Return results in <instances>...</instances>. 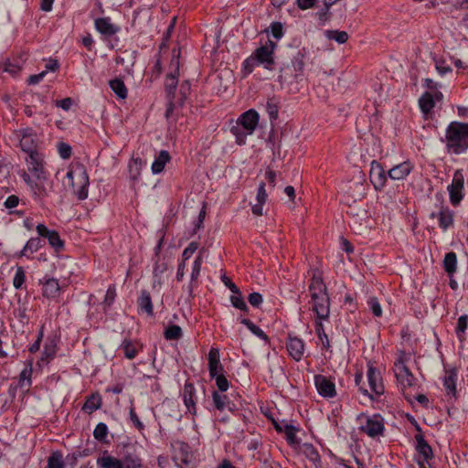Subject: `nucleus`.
Segmentation results:
<instances>
[{"label": "nucleus", "instance_id": "48", "mask_svg": "<svg viewBox=\"0 0 468 468\" xmlns=\"http://www.w3.org/2000/svg\"><path fill=\"white\" fill-rule=\"evenodd\" d=\"M202 256L199 254L196 260L194 261L191 271V283H190V291H192V284L196 282L200 274L201 265H202Z\"/></svg>", "mask_w": 468, "mask_h": 468}, {"label": "nucleus", "instance_id": "26", "mask_svg": "<svg viewBox=\"0 0 468 468\" xmlns=\"http://www.w3.org/2000/svg\"><path fill=\"white\" fill-rule=\"evenodd\" d=\"M457 370L455 368L446 371V375L443 379V386L447 390V394L455 396L456 394V380H457Z\"/></svg>", "mask_w": 468, "mask_h": 468}, {"label": "nucleus", "instance_id": "6", "mask_svg": "<svg viewBox=\"0 0 468 468\" xmlns=\"http://www.w3.org/2000/svg\"><path fill=\"white\" fill-rule=\"evenodd\" d=\"M365 419V422L361 424L360 430L370 438L382 436L385 431L384 420L378 414L372 416L360 417Z\"/></svg>", "mask_w": 468, "mask_h": 468}, {"label": "nucleus", "instance_id": "20", "mask_svg": "<svg viewBox=\"0 0 468 468\" xmlns=\"http://www.w3.org/2000/svg\"><path fill=\"white\" fill-rule=\"evenodd\" d=\"M415 440L416 450L418 451V452L424 457L425 461H429L430 459H431L433 456L432 449L424 439L423 434L421 432L417 433L415 435Z\"/></svg>", "mask_w": 468, "mask_h": 468}, {"label": "nucleus", "instance_id": "33", "mask_svg": "<svg viewBox=\"0 0 468 468\" xmlns=\"http://www.w3.org/2000/svg\"><path fill=\"white\" fill-rule=\"evenodd\" d=\"M110 87L118 98L122 100L127 98L128 90L124 82L122 80H112L110 81Z\"/></svg>", "mask_w": 468, "mask_h": 468}, {"label": "nucleus", "instance_id": "59", "mask_svg": "<svg viewBox=\"0 0 468 468\" xmlns=\"http://www.w3.org/2000/svg\"><path fill=\"white\" fill-rule=\"evenodd\" d=\"M167 270V264L165 261H158L154 264V276L155 278L160 277Z\"/></svg>", "mask_w": 468, "mask_h": 468}, {"label": "nucleus", "instance_id": "44", "mask_svg": "<svg viewBox=\"0 0 468 468\" xmlns=\"http://www.w3.org/2000/svg\"><path fill=\"white\" fill-rule=\"evenodd\" d=\"M336 396L335 382L331 377H324V398H334Z\"/></svg>", "mask_w": 468, "mask_h": 468}, {"label": "nucleus", "instance_id": "29", "mask_svg": "<svg viewBox=\"0 0 468 468\" xmlns=\"http://www.w3.org/2000/svg\"><path fill=\"white\" fill-rule=\"evenodd\" d=\"M170 154L167 151L162 150L152 165V171L154 174L161 173L165 165L170 161Z\"/></svg>", "mask_w": 468, "mask_h": 468}, {"label": "nucleus", "instance_id": "14", "mask_svg": "<svg viewBox=\"0 0 468 468\" xmlns=\"http://www.w3.org/2000/svg\"><path fill=\"white\" fill-rule=\"evenodd\" d=\"M368 385L370 387V389L373 393L379 396L384 393V386L382 383V378L380 372L377 370L372 366L368 367L367 373Z\"/></svg>", "mask_w": 468, "mask_h": 468}, {"label": "nucleus", "instance_id": "9", "mask_svg": "<svg viewBox=\"0 0 468 468\" xmlns=\"http://www.w3.org/2000/svg\"><path fill=\"white\" fill-rule=\"evenodd\" d=\"M29 189L35 200L42 201L52 192V183L45 175L42 177H36V182Z\"/></svg>", "mask_w": 468, "mask_h": 468}, {"label": "nucleus", "instance_id": "4", "mask_svg": "<svg viewBox=\"0 0 468 468\" xmlns=\"http://www.w3.org/2000/svg\"><path fill=\"white\" fill-rule=\"evenodd\" d=\"M311 300L308 302V309L314 314L315 331L322 339V314H320L321 294H322V276L318 270L313 274L312 282L309 285Z\"/></svg>", "mask_w": 468, "mask_h": 468}, {"label": "nucleus", "instance_id": "38", "mask_svg": "<svg viewBox=\"0 0 468 468\" xmlns=\"http://www.w3.org/2000/svg\"><path fill=\"white\" fill-rule=\"evenodd\" d=\"M177 75L178 74L170 72L165 78V88L167 93V97L175 96V90L177 85Z\"/></svg>", "mask_w": 468, "mask_h": 468}, {"label": "nucleus", "instance_id": "11", "mask_svg": "<svg viewBox=\"0 0 468 468\" xmlns=\"http://www.w3.org/2000/svg\"><path fill=\"white\" fill-rule=\"evenodd\" d=\"M388 175L382 165L376 160L371 162L369 178L376 190H381L386 185Z\"/></svg>", "mask_w": 468, "mask_h": 468}, {"label": "nucleus", "instance_id": "49", "mask_svg": "<svg viewBox=\"0 0 468 468\" xmlns=\"http://www.w3.org/2000/svg\"><path fill=\"white\" fill-rule=\"evenodd\" d=\"M367 305L375 317L382 315V308L377 297H369Z\"/></svg>", "mask_w": 468, "mask_h": 468}, {"label": "nucleus", "instance_id": "18", "mask_svg": "<svg viewBox=\"0 0 468 468\" xmlns=\"http://www.w3.org/2000/svg\"><path fill=\"white\" fill-rule=\"evenodd\" d=\"M453 217L454 213L448 207H441V209L437 215L439 227L442 230L448 229L450 227L453 225Z\"/></svg>", "mask_w": 468, "mask_h": 468}, {"label": "nucleus", "instance_id": "10", "mask_svg": "<svg viewBox=\"0 0 468 468\" xmlns=\"http://www.w3.org/2000/svg\"><path fill=\"white\" fill-rule=\"evenodd\" d=\"M173 450V459L177 465L190 463L192 459V452L190 447L184 441H176L171 444Z\"/></svg>", "mask_w": 468, "mask_h": 468}, {"label": "nucleus", "instance_id": "42", "mask_svg": "<svg viewBox=\"0 0 468 468\" xmlns=\"http://www.w3.org/2000/svg\"><path fill=\"white\" fill-rule=\"evenodd\" d=\"M47 468H65L63 456L60 452H55L48 458Z\"/></svg>", "mask_w": 468, "mask_h": 468}, {"label": "nucleus", "instance_id": "22", "mask_svg": "<svg viewBox=\"0 0 468 468\" xmlns=\"http://www.w3.org/2000/svg\"><path fill=\"white\" fill-rule=\"evenodd\" d=\"M137 304L141 312L145 313L147 315L154 314L152 298L148 291L143 290L141 292V295L137 300Z\"/></svg>", "mask_w": 468, "mask_h": 468}, {"label": "nucleus", "instance_id": "30", "mask_svg": "<svg viewBox=\"0 0 468 468\" xmlns=\"http://www.w3.org/2000/svg\"><path fill=\"white\" fill-rule=\"evenodd\" d=\"M443 268L446 273L452 277L457 269V256L453 251L448 252L444 256Z\"/></svg>", "mask_w": 468, "mask_h": 468}, {"label": "nucleus", "instance_id": "57", "mask_svg": "<svg viewBox=\"0 0 468 468\" xmlns=\"http://www.w3.org/2000/svg\"><path fill=\"white\" fill-rule=\"evenodd\" d=\"M180 99H179V104H183L185 100L187 98V96L190 93V83L188 81H184L180 85Z\"/></svg>", "mask_w": 468, "mask_h": 468}, {"label": "nucleus", "instance_id": "60", "mask_svg": "<svg viewBox=\"0 0 468 468\" xmlns=\"http://www.w3.org/2000/svg\"><path fill=\"white\" fill-rule=\"evenodd\" d=\"M129 414H130V419L131 420L133 421V425L136 427V429H138L139 431H142L144 430V425L143 424V422L139 420L136 412H135V410L133 407H131L130 408V411H129Z\"/></svg>", "mask_w": 468, "mask_h": 468}, {"label": "nucleus", "instance_id": "55", "mask_svg": "<svg viewBox=\"0 0 468 468\" xmlns=\"http://www.w3.org/2000/svg\"><path fill=\"white\" fill-rule=\"evenodd\" d=\"M179 54H180L179 49H176V48L173 49V57L171 59L170 66L173 69L171 72L176 73V74H178V71H179Z\"/></svg>", "mask_w": 468, "mask_h": 468}, {"label": "nucleus", "instance_id": "40", "mask_svg": "<svg viewBox=\"0 0 468 468\" xmlns=\"http://www.w3.org/2000/svg\"><path fill=\"white\" fill-rule=\"evenodd\" d=\"M240 323L242 324L246 325L247 328L253 335H257L258 337H260L262 340L268 341L269 338H268L267 335L259 326H257L255 324H253L250 320H249L247 318H242L240 320Z\"/></svg>", "mask_w": 468, "mask_h": 468}, {"label": "nucleus", "instance_id": "21", "mask_svg": "<svg viewBox=\"0 0 468 468\" xmlns=\"http://www.w3.org/2000/svg\"><path fill=\"white\" fill-rule=\"evenodd\" d=\"M95 27L101 34L105 36H112L118 31V27L111 22L109 17L96 19Z\"/></svg>", "mask_w": 468, "mask_h": 468}, {"label": "nucleus", "instance_id": "12", "mask_svg": "<svg viewBox=\"0 0 468 468\" xmlns=\"http://www.w3.org/2000/svg\"><path fill=\"white\" fill-rule=\"evenodd\" d=\"M28 170L33 174L34 177H42L46 175L44 168V157L42 154L33 153L26 158Z\"/></svg>", "mask_w": 468, "mask_h": 468}, {"label": "nucleus", "instance_id": "62", "mask_svg": "<svg viewBox=\"0 0 468 468\" xmlns=\"http://www.w3.org/2000/svg\"><path fill=\"white\" fill-rule=\"evenodd\" d=\"M271 34L272 36L279 39L282 37L283 35V32H282V23L280 22H273L271 24Z\"/></svg>", "mask_w": 468, "mask_h": 468}, {"label": "nucleus", "instance_id": "34", "mask_svg": "<svg viewBox=\"0 0 468 468\" xmlns=\"http://www.w3.org/2000/svg\"><path fill=\"white\" fill-rule=\"evenodd\" d=\"M122 346L124 351V356L128 359L134 358L138 353V350L141 348V346L137 342H133L128 339H125Z\"/></svg>", "mask_w": 468, "mask_h": 468}, {"label": "nucleus", "instance_id": "47", "mask_svg": "<svg viewBox=\"0 0 468 468\" xmlns=\"http://www.w3.org/2000/svg\"><path fill=\"white\" fill-rule=\"evenodd\" d=\"M31 375H32V363L28 362L25 368L20 373L19 384L21 387L25 386V382H27V386L31 384Z\"/></svg>", "mask_w": 468, "mask_h": 468}, {"label": "nucleus", "instance_id": "51", "mask_svg": "<svg viewBox=\"0 0 468 468\" xmlns=\"http://www.w3.org/2000/svg\"><path fill=\"white\" fill-rule=\"evenodd\" d=\"M26 281V274L23 267L18 266L13 280V285L16 289H20Z\"/></svg>", "mask_w": 468, "mask_h": 468}, {"label": "nucleus", "instance_id": "32", "mask_svg": "<svg viewBox=\"0 0 468 468\" xmlns=\"http://www.w3.org/2000/svg\"><path fill=\"white\" fill-rule=\"evenodd\" d=\"M19 144L21 149L28 155L37 152L36 151V141L29 133H24L22 135Z\"/></svg>", "mask_w": 468, "mask_h": 468}, {"label": "nucleus", "instance_id": "54", "mask_svg": "<svg viewBox=\"0 0 468 468\" xmlns=\"http://www.w3.org/2000/svg\"><path fill=\"white\" fill-rule=\"evenodd\" d=\"M58 154H59V156L62 158V159H69L71 155V147L69 144H66V143H59L58 144Z\"/></svg>", "mask_w": 468, "mask_h": 468}, {"label": "nucleus", "instance_id": "13", "mask_svg": "<svg viewBox=\"0 0 468 468\" xmlns=\"http://www.w3.org/2000/svg\"><path fill=\"white\" fill-rule=\"evenodd\" d=\"M36 230L38 236L46 238L48 240L49 245L57 251L63 249L64 242L56 230L48 229L44 224H37Z\"/></svg>", "mask_w": 468, "mask_h": 468}, {"label": "nucleus", "instance_id": "27", "mask_svg": "<svg viewBox=\"0 0 468 468\" xmlns=\"http://www.w3.org/2000/svg\"><path fill=\"white\" fill-rule=\"evenodd\" d=\"M97 465L99 468H124L122 461L113 456L103 454L98 458Z\"/></svg>", "mask_w": 468, "mask_h": 468}, {"label": "nucleus", "instance_id": "2", "mask_svg": "<svg viewBox=\"0 0 468 468\" xmlns=\"http://www.w3.org/2000/svg\"><path fill=\"white\" fill-rule=\"evenodd\" d=\"M64 185L69 186L80 200L86 199L90 180L85 166L80 163L71 164L64 179Z\"/></svg>", "mask_w": 468, "mask_h": 468}, {"label": "nucleus", "instance_id": "37", "mask_svg": "<svg viewBox=\"0 0 468 468\" xmlns=\"http://www.w3.org/2000/svg\"><path fill=\"white\" fill-rule=\"evenodd\" d=\"M101 406V399L99 395H91L85 402L82 410L85 412L92 413Z\"/></svg>", "mask_w": 468, "mask_h": 468}, {"label": "nucleus", "instance_id": "31", "mask_svg": "<svg viewBox=\"0 0 468 468\" xmlns=\"http://www.w3.org/2000/svg\"><path fill=\"white\" fill-rule=\"evenodd\" d=\"M419 104L421 112L428 115L435 105L433 95L428 91L424 92L419 100Z\"/></svg>", "mask_w": 468, "mask_h": 468}, {"label": "nucleus", "instance_id": "53", "mask_svg": "<svg viewBox=\"0 0 468 468\" xmlns=\"http://www.w3.org/2000/svg\"><path fill=\"white\" fill-rule=\"evenodd\" d=\"M213 378H215L216 385L220 392H224L229 388V383L223 374L218 373Z\"/></svg>", "mask_w": 468, "mask_h": 468}, {"label": "nucleus", "instance_id": "36", "mask_svg": "<svg viewBox=\"0 0 468 468\" xmlns=\"http://www.w3.org/2000/svg\"><path fill=\"white\" fill-rule=\"evenodd\" d=\"M212 398H213V403H214L215 407L217 408V410H224L226 408H228L230 410H232L231 404L226 395H222L218 391H214Z\"/></svg>", "mask_w": 468, "mask_h": 468}, {"label": "nucleus", "instance_id": "19", "mask_svg": "<svg viewBox=\"0 0 468 468\" xmlns=\"http://www.w3.org/2000/svg\"><path fill=\"white\" fill-rule=\"evenodd\" d=\"M208 370L211 378L223 370L219 360V352L218 349L212 348L208 353Z\"/></svg>", "mask_w": 468, "mask_h": 468}, {"label": "nucleus", "instance_id": "41", "mask_svg": "<svg viewBox=\"0 0 468 468\" xmlns=\"http://www.w3.org/2000/svg\"><path fill=\"white\" fill-rule=\"evenodd\" d=\"M182 335V329L177 324L169 325L164 332V336L166 340H178Z\"/></svg>", "mask_w": 468, "mask_h": 468}, {"label": "nucleus", "instance_id": "39", "mask_svg": "<svg viewBox=\"0 0 468 468\" xmlns=\"http://www.w3.org/2000/svg\"><path fill=\"white\" fill-rule=\"evenodd\" d=\"M324 35L329 40H335L338 44H344L348 39V34L346 31L327 30Z\"/></svg>", "mask_w": 468, "mask_h": 468}, {"label": "nucleus", "instance_id": "28", "mask_svg": "<svg viewBox=\"0 0 468 468\" xmlns=\"http://www.w3.org/2000/svg\"><path fill=\"white\" fill-rule=\"evenodd\" d=\"M303 452L306 458L311 462V468L320 467V455L318 451L310 443H304L303 445Z\"/></svg>", "mask_w": 468, "mask_h": 468}, {"label": "nucleus", "instance_id": "63", "mask_svg": "<svg viewBox=\"0 0 468 468\" xmlns=\"http://www.w3.org/2000/svg\"><path fill=\"white\" fill-rule=\"evenodd\" d=\"M267 197H268V195L265 190V184L263 182H261L258 187V192H257V197H256L257 202L265 203L267 200Z\"/></svg>", "mask_w": 468, "mask_h": 468}, {"label": "nucleus", "instance_id": "52", "mask_svg": "<svg viewBox=\"0 0 468 468\" xmlns=\"http://www.w3.org/2000/svg\"><path fill=\"white\" fill-rule=\"evenodd\" d=\"M108 434V427L105 423L100 422L94 429L93 436L98 441H103Z\"/></svg>", "mask_w": 468, "mask_h": 468}, {"label": "nucleus", "instance_id": "25", "mask_svg": "<svg viewBox=\"0 0 468 468\" xmlns=\"http://www.w3.org/2000/svg\"><path fill=\"white\" fill-rule=\"evenodd\" d=\"M348 195L356 200H360L366 196V186L362 180L352 181L348 186Z\"/></svg>", "mask_w": 468, "mask_h": 468}, {"label": "nucleus", "instance_id": "46", "mask_svg": "<svg viewBox=\"0 0 468 468\" xmlns=\"http://www.w3.org/2000/svg\"><path fill=\"white\" fill-rule=\"evenodd\" d=\"M296 431H297V429L291 424L289 426H284L283 433L285 435V439H286L287 442L290 445H297L299 443V441L296 437Z\"/></svg>", "mask_w": 468, "mask_h": 468}, {"label": "nucleus", "instance_id": "1", "mask_svg": "<svg viewBox=\"0 0 468 468\" xmlns=\"http://www.w3.org/2000/svg\"><path fill=\"white\" fill-rule=\"evenodd\" d=\"M448 153L461 154L468 149V123L452 122L445 134Z\"/></svg>", "mask_w": 468, "mask_h": 468}, {"label": "nucleus", "instance_id": "61", "mask_svg": "<svg viewBox=\"0 0 468 468\" xmlns=\"http://www.w3.org/2000/svg\"><path fill=\"white\" fill-rule=\"evenodd\" d=\"M319 0H297V5L302 10H306L316 6Z\"/></svg>", "mask_w": 468, "mask_h": 468}, {"label": "nucleus", "instance_id": "58", "mask_svg": "<svg viewBox=\"0 0 468 468\" xmlns=\"http://www.w3.org/2000/svg\"><path fill=\"white\" fill-rule=\"evenodd\" d=\"M116 297V290L114 285L109 286L104 298V303L108 306L112 305Z\"/></svg>", "mask_w": 468, "mask_h": 468}, {"label": "nucleus", "instance_id": "50", "mask_svg": "<svg viewBox=\"0 0 468 468\" xmlns=\"http://www.w3.org/2000/svg\"><path fill=\"white\" fill-rule=\"evenodd\" d=\"M266 111L271 120L278 118L279 107L274 99H269L266 103Z\"/></svg>", "mask_w": 468, "mask_h": 468}, {"label": "nucleus", "instance_id": "64", "mask_svg": "<svg viewBox=\"0 0 468 468\" xmlns=\"http://www.w3.org/2000/svg\"><path fill=\"white\" fill-rule=\"evenodd\" d=\"M248 301L253 307H259L262 303V296L259 292H252L249 295Z\"/></svg>", "mask_w": 468, "mask_h": 468}, {"label": "nucleus", "instance_id": "15", "mask_svg": "<svg viewBox=\"0 0 468 468\" xmlns=\"http://www.w3.org/2000/svg\"><path fill=\"white\" fill-rule=\"evenodd\" d=\"M182 396L184 404L186 407L187 411L192 415H196V389L192 383L186 382L185 384Z\"/></svg>", "mask_w": 468, "mask_h": 468}, {"label": "nucleus", "instance_id": "56", "mask_svg": "<svg viewBox=\"0 0 468 468\" xmlns=\"http://www.w3.org/2000/svg\"><path fill=\"white\" fill-rule=\"evenodd\" d=\"M198 249V244L195 241L191 242L183 251V261L188 260Z\"/></svg>", "mask_w": 468, "mask_h": 468}, {"label": "nucleus", "instance_id": "3", "mask_svg": "<svg viewBox=\"0 0 468 468\" xmlns=\"http://www.w3.org/2000/svg\"><path fill=\"white\" fill-rule=\"evenodd\" d=\"M275 48L276 44L271 40H268L264 46L256 48L242 64L245 74L251 73L255 67L261 64L265 69H271L274 64L273 52Z\"/></svg>", "mask_w": 468, "mask_h": 468}, {"label": "nucleus", "instance_id": "8", "mask_svg": "<svg viewBox=\"0 0 468 468\" xmlns=\"http://www.w3.org/2000/svg\"><path fill=\"white\" fill-rule=\"evenodd\" d=\"M463 176L461 171L457 170L453 175L452 184L448 186L450 201L452 206H458L463 197Z\"/></svg>", "mask_w": 468, "mask_h": 468}, {"label": "nucleus", "instance_id": "45", "mask_svg": "<svg viewBox=\"0 0 468 468\" xmlns=\"http://www.w3.org/2000/svg\"><path fill=\"white\" fill-rule=\"evenodd\" d=\"M230 302L235 308L246 313L249 311L240 291L239 293H233V295L230 296Z\"/></svg>", "mask_w": 468, "mask_h": 468}, {"label": "nucleus", "instance_id": "5", "mask_svg": "<svg viewBox=\"0 0 468 468\" xmlns=\"http://www.w3.org/2000/svg\"><path fill=\"white\" fill-rule=\"evenodd\" d=\"M259 122L258 112L250 109L242 113L237 121V125L231 128V133L237 136L239 144L245 142V137L251 134L256 129Z\"/></svg>", "mask_w": 468, "mask_h": 468}, {"label": "nucleus", "instance_id": "17", "mask_svg": "<svg viewBox=\"0 0 468 468\" xmlns=\"http://www.w3.org/2000/svg\"><path fill=\"white\" fill-rule=\"evenodd\" d=\"M412 168L413 165L410 164V162L406 161L389 169L388 176L392 180H402L410 173Z\"/></svg>", "mask_w": 468, "mask_h": 468}, {"label": "nucleus", "instance_id": "24", "mask_svg": "<svg viewBox=\"0 0 468 468\" xmlns=\"http://www.w3.org/2000/svg\"><path fill=\"white\" fill-rule=\"evenodd\" d=\"M44 245L43 240L39 238H31L24 246L23 250L18 254L19 257L30 258L34 252H37Z\"/></svg>", "mask_w": 468, "mask_h": 468}, {"label": "nucleus", "instance_id": "35", "mask_svg": "<svg viewBox=\"0 0 468 468\" xmlns=\"http://www.w3.org/2000/svg\"><path fill=\"white\" fill-rule=\"evenodd\" d=\"M468 327V315L463 314L461 315L457 320V324L455 327V334L460 342H463L465 340V333Z\"/></svg>", "mask_w": 468, "mask_h": 468}, {"label": "nucleus", "instance_id": "23", "mask_svg": "<svg viewBox=\"0 0 468 468\" xmlns=\"http://www.w3.org/2000/svg\"><path fill=\"white\" fill-rule=\"evenodd\" d=\"M60 287L58 280L56 279H47L43 282L42 293L44 297L47 298H56L59 295Z\"/></svg>", "mask_w": 468, "mask_h": 468}, {"label": "nucleus", "instance_id": "16", "mask_svg": "<svg viewBox=\"0 0 468 468\" xmlns=\"http://www.w3.org/2000/svg\"><path fill=\"white\" fill-rule=\"evenodd\" d=\"M286 347L289 352V355L294 360L299 361L302 358L303 355L304 346L300 338L289 336Z\"/></svg>", "mask_w": 468, "mask_h": 468}, {"label": "nucleus", "instance_id": "7", "mask_svg": "<svg viewBox=\"0 0 468 468\" xmlns=\"http://www.w3.org/2000/svg\"><path fill=\"white\" fill-rule=\"evenodd\" d=\"M395 367V375L398 381L403 387H411L413 385L415 378L413 374L410 371L409 367L406 366V355L404 352H402L399 357L397 359Z\"/></svg>", "mask_w": 468, "mask_h": 468}, {"label": "nucleus", "instance_id": "43", "mask_svg": "<svg viewBox=\"0 0 468 468\" xmlns=\"http://www.w3.org/2000/svg\"><path fill=\"white\" fill-rule=\"evenodd\" d=\"M122 463L124 464V468H144L142 460L134 454L124 455Z\"/></svg>", "mask_w": 468, "mask_h": 468}]
</instances>
